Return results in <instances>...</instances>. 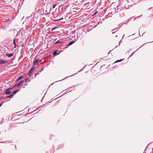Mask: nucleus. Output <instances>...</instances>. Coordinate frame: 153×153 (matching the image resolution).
I'll return each mask as SVG.
<instances>
[{"label": "nucleus", "instance_id": "nucleus-23", "mask_svg": "<svg viewBox=\"0 0 153 153\" xmlns=\"http://www.w3.org/2000/svg\"><path fill=\"white\" fill-rule=\"evenodd\" d=\"M25 80H27V79H25Z\"/></svg>", "mask_w": 153, "mask_h": 153}, {"label": "nucleus", "instance_id": "nucleus-10", "mask_svg": "<svg viewBox=\"0 0 153 153\" xmlns=\"http://www.w3.org/2000/svg\"><path fill=\"white\" fill-rule=\"evenodd\" d=\"M13 94H11L10 96H6V98H11V97H13Z\"/></svg>", "mask_w": 153, "mask_h": 153}, {"label": "nucleus", "instance_id": "nucleus-21", "mask_svg": "<svg viewBox=\"0 0 153 153\" xmlns=\"http://www.w3.org/2000/svg\"><path fill=\"white\" fill-rule=\"evenodd\" d=\"M56 28V27H55L54 28H53L52 30H54L55 28Z\"/></svg>", "mask_w": 153, "mask_h": 153}, {"label": "nucleus", "instance_id": "nucleus-22", "mask_svg": "<svg viewBox=\"0 0 153 153\" xmlns=\"http://www.w3.org/2000/svg\"><path fill=\"white\" fill-rule=\"evenodd\" d=\"M111 51H110L108 52V54L110 53V52Z\"/></svg>", "mask_w": 153, "mask_h": 153}, {"label": "nucleus", "instance_id": "nucleus-11", "mask_svg": "<svg viewBox=\"0 0 153 153\" xmlns=\"http://www.w3.org/2000/svg\"><path fill=\"white\" fill-rule=\"evenodd\" d=\"M13 44L15 45V47H14V48H16V42H15V39H13Z\"/></svg>", "mask_w": 153, "mask_h": 153}, {"label": "nucleus", "instance_id": "nucleus-13", "mask_svg": "<svg viewBox=\"0 0 153 153\" xmlns=\"http://www.w3.org/2000/svg\"><path fill=\"white\" fill-rule=\"evenodd\" d=\"M22 76H20L19 78H18L16 80V82L18 81L20 79H22Z\"/></svg>", "mask_w": 153, "mask_h": 153}, {"label": "nucleus", "instance_id": "nucleus-12", "mask_svg": "<svg viewBox=\"0 0 153 153\" xmlns=\"http://www.w3.org/2000/svg\"><path fill=\"white\" fill-rule=\"evenodd\" d=\"M123 59H124L118 60L116 61L114 63L121 62V61H122Z\"/></svg>", "mask_w": 153, "mask_h": 153}, {"label": "nucleus", "instance_id": "nucleus-7", "mask_svg": "<svg viewBox=\"0 0 153 153\" xmlns=\"http://www.w3.org/2000/svg\"><path fill=\"white\" fill-rule=\"evenodd\" d=\"M19 91H20V89H19L14 91H13V94L14 95V94H16Z\"/></svg>", "mask_w": 153, "mask_h": 153}, {"label": "nucleus", "instance_id": "nucleus-20", "mask_svg": "<svg viewBox=\"0 0 153 153\" xmlns=\"http://www.w3.org/2000/svg\"><path fill=\"white\" fill-rule=\"evenodd\" d=\"M4 102V101L1 104H0V107L2 105V104Z\"/></svg>", "mask_w": 153, "mask_h": 153}, {"label": "nucleus", "instance_id": "nucleus-16", "mask_svg": "<svg viewBox=\"0 0 153 153\" xmlns=\"http://www.w3.org/2000/svg\"><path fill=\"white\" fill-rule=\"evenodd\" d=\"M56 4L53 5V6H52V8H54L55 7V6H56Z\"/></svg>", "mask_w": 153, "mask_h": 153}, {"label": "nucleus", "instance_id": "nucleus-14", "mask_svg": "<svg viewBox=\"0 0 153 153\" xmlns=\"http://www.w3.org/2000/svg\"><path fill=\"white\" fill-rule=\"evenodd\" d=\"M58 43H62V42L61 41H60L59 40H58L55 43V44H57Z\"/></svg>", "mask_w": 153, "mask_h": 153}, {"label": "nucleus", "instance_id": "nucleus-1", "mask_svg": "<svg viewBox=\"0 0 153 153\" xmlns=\"http://www.w3.org/2000/svg\"><path fill=\"white\" fill-rule=\"evenodd\" d=\"M13 89V88H10L6 89L4 91V93L6 95L9 94L11 93V91Z\"/></svg>", "mask_w": 153, "mask_h": 153}, {"label": "nucleus", "instance_id": "nucleus-19", "mask_svg": "<svg viewBox=\"0 0 153 153\" xmlns=\"http://www.w3.org/2000/svg\"><path fill=\"white\" fill-rule=\"evenodd\" d=\"M4 97H3V96H2V97H0V100H1V99H3V98H4Z\"/></svg>", "mask_w": 153, "mask_h": 153}, {"label": "nucleus", "instance_id": "nucleus-2", "mask_svg": "<svg viewBox=\"0 0 153 153\" xmlns=\"http://www.w3.org/2000/svg\"><path fill=\"white\" fill-rule=\"evenodd\" d=\"M120 6H117L115 8V12H120L121 10V9L120 8Z\"/></svg>", "mask_w": 153, "mask_h": 153}, {"label": "nucleus", "instance_id": "nucleus-18", "mask_svg": "<svg viewBox=\"0 0 153 153\" xmlns=\"http://www.w3.org/2000/svg\"><path fill=\"white\" fill-rule=\"evenodd\" d=\"M44 25L43 24H42L41 25V27L43 28L44 27Z\"/></svg>", "mask_w": 153, "mask_h": 153}, {"label": "nucleus", "instance_id": "nucleus-8", "mask_svg": "<svg viewBox=\"0 0 153 153\" xmlns=\"http://www.w3.org/2000/svg\"><path fill=\"white\" fill-rule=\"evenodd\" d=\"M6 55L8 56L9 57H10L13 55V53H12L10 54H7Z\"/></svg>", "mask_w": 153, "mask_h": 153}, {"label": "nucleus", "instance_id": "nucleus-17", "mask_svg": "<svg viewBox=\"0 0 153 153\" xmlns=\"http://www.w3.org/2000/svg\"><path fill=\"white\" fill-rule=\"evenodd\" d=\"M63 19V18H61L60 19H59L58 20H55V21H58L60 20H62V19Z\"/></svg>", "mask_w": 153, "mask_h": 153}, {"label": "nucleus", "instance_id": "nucleus-15", "mask_svg": "<svg viewBox=\"0 0 153 153\" xmlns=\"http://www.w3.org/2000/svg\"><path fill=\"white\" fill-rule=\"evenodd\" d=\"M53 55H57V52H56V51H54L53 53Z\"/></svg>", "mask_w": 153, "mask_h": 153}, {"label": "nucleus", "instance_id": "nucleus-9", "mask_svg": "<svg viewBox=\"0 0 153 153\" xmlns=\"http://www.w3.org/2000/svg\"><path fill=\"white\" fill-rule=\"evenodd\" d=\"M75 42V41H71V42L69 43L68 45V46H70L71 45H72V44H73Z\"/></svg>", "mask_w": 153, "mask_h": 153}, {"label": "nucleus", "instance_id": "nucleus-24", "mask_svg": "<svg viewBox=\"0 0 153 153\" xmlns=\"http://www.w3.org/2000/svg\"><path fill=\"white\" fill-rule=\"evenodd\" d=\"M59 1H60L61 0H58Z\"/></svg>", "mask_w": 153, "mask_h": 153}, {"label": "nucleus", "instance_id": "nucleus-25", "mask_svg": "<svg viewBox=\"0 0 153 153\" xmlns=\"http://www.w3.org/2000/svg\"><path fill=\"white\" fill-rule=\"evenodd\" d=\"M152 150H153V148H152Z\"/></svg>", "mask_w": 153, "mask_h": 153}, {"label": "nucleus", "instance_id": "nucleus-6", "mask_svg": "<svg viewBox=\"0 0 153 153\" xmlns=\"http://www.w3.org/2000/svg\"><path fill=\"white\" fill-rule=\"evenodd\" d=\"M39 59H37L35 60L33 62V65L36 64L39 61Z\"/></svg>", "mask_w": 153, "mask_h": 153}, {"label": "nucleus", "instance_id": "nucleus-3", "mask_svg": "<svg viewBox=\"0 0 153 153\" xmlns=\"http://www.w3.org/2000/svg\"><path fill=\"white\" fill-rule=\"evenodd\" d=\"M24 82V81H20L18 84H16L15 86H14L13 88H15L16 86L18 87L23 82Z\"/></svg>", "mask_w": 153, "mask_h": 153}, {"label": "nucleus", "instance_id": "nucleus-5", "mask_svg": "<svg viewBox=\"0 0 153 153\" xmlns=\"http://www.w3.org/2000/svg\"><path fill=\"white\" fill-rule=\"evenodd\" d=\"M7 62V61L0 60V64H4Z\"/></svg>", "mask_w": 153, "mask_h": 153}, {"label": "nucleus", "instance_id": "nucleus-4", "mask_svg": "<svg viewBox=\"0 0 153 153\" xmlns=\"http://www.w3.org/2000/svg\"><path fill=\"white\" fill-rule=\"evenodd\" d=\"M35 69V68L34 67H32V68H31V69L29 71V74H30L32 73V71L33 70H34Z\"/></svg>", "mask_w": 153, "mask_h": 153}]
</instances>
